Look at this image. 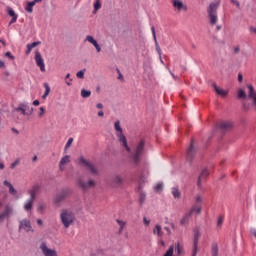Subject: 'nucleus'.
<instances>
[{
    "mask_svg": "<svg viewBox=\"0 0 256 256\" xmlns=\"http://www.w3.org/2000/svg\"><path fill=\"white\" fill-rule=\"evenodd\" d=\"M144 151H145V139L142 138L136 146L135 153L131 155V158L135 165H139V163H141V155H143Z\"/></svg>",
    "mask_w": 256,
    "mask_h": 256,
    "instance_id": "obj_1",
    "label": "nucleus"
},
{
    "mask_svg": "<svg viewBox=\"0 0 256 256\" xmlns=\"http://www.w3.org/2000/svg\"><path fill=\"white\" fill-rule=\"evenodd\" d=\"M114 127H115V130L119 132L117 134L118 141H120V143H122L123 147L126 148V151H128V153H129L131 151V148L129 147V144H127V137L125 135H123V128H121V124H120L119 120H117L114 123Z\"/></svg>",
    "mask_w": 256,
    "mask_h": 256,
    "instance_id": "obj_2",
    "label": "nucleus"
},
{
    "mask_svg": "<svg viewBox=\"0 0 256 256\" xmlns=\"http://www.w3.org/2000/svg\"><path fill=\"white\" fill-rule=\"evenodd\" d=\"M217 9H219V2L210 3L207 13L211 25H217Z\"/></svg>",
    "mask_w": 256,
    "mask_h": 256,
    "instance_id": "obj_3",
    "label": "nucleus"
},
{
    "mask_svg": "<svg viewBox=\"0 0 256 256\" xmlns=\"http://www.w3.org/2000/svg\"><path fill=\"white\" fill-rule=\"evenodd\" d=\"M39 191H41V186L39 184H35L30 190V200L25 204L26 211H31V209H33V202L35 201Z\"/></svg>",
    "mask_w": 256,
    "mask_h": 256,
    "instance_id": "obj_4",
    "label": "nucleus"
},
{
    "mask_svg": "<svg viewBox=\"0 0 256 256\" xmlns=\"http://www.w3.org/2000/svg\"><path fill=\"white\" fill-rule=\"evenodd\" d=\"M60 219L64 225V227L66 229H68V227L71 225V223H73V214L67 212V210H64L61 215H60Z\"/></svg>",
    "mask_w": 256,
    "mask_h": 256,
    "instance_id": "obj_5",
    "label": "nucleus"
},
{
    "mask_svg": "<svg viewBox=\"0 0 256 256\" xmlns=\"http://www.w3.org/2000/svg\"><path fill=\"white\" fill-rule=\"evenodd\" d=\"M186 159L193 163V159H195V139L192 137L190 140V146L186 150Z\"/></svg>",
    "mask_w": 256,
    "mask_h": 256,
    "instance_id": "obj_6",
    "label": "nucleus"
},
{
    "mask_svg": "<svg viewBox=\"0 0 256 256\" xmlns=\"http://www.w3.org/2000/svg\"><path fill=\"white\" fill-rule=\"evenodd\" d=\"M199 237H201V232H199L198 229L194 230L192 256H197V251H198V247H199Z\"/></svg>",
    "mask_w": 256,
    "mask_h": 256,
    "instance_id": "obj_7",
    "label": "nucleus"
},
{
    "mask_svg": "<svg viewBox=\"0 0 256 256\" xmlns=\"http://www.w3.org/2000/svg\"><path fill=\"white\" fill-rule=\"evenodd\" d=\"M35 62L37 67L40 68V71L45 72V62L43 60V57L41 56V52L37 51L35 52Z\"/></svg>",
    "mask_w": 256,
    "mask_h": 256,
    "instance_id": "obj_8",
    "label": "nucleus"
},
{
    "mask_svg": "<svg viewBox=\"0 0 256 256\" xmlns=\"http://www.w3.org/2000/svg\"><path fill=\"white\" fill-rule=\"evenodd\" d=\"M80 163L83 165V167H86L92 175H97V168L93 166V164L89 163V161L85 160V158L80 157Z\"/></svg>",
    "mask_w": 256,
    "mask_h": 256,
    "instance_id": "obj_9",
    "label": "nucleus"
},
{
    "mask_svg": "<svg viewBox=\"0 0 256 256\" xmlns=\"http://www.w3.org/2000/svg\"><path fill=\"white\" fill-rule=\"evenodd\" d=\"M6 13H7V15H9V17H12V19L9 22V25H13V23H17L18 15H17V13H15V10H13V8H11L9 6L6 7Z\"/></svg>",
    "mask_w": 256,
    "mask_h": 256,
    "instance_id": "obj_10",
    "label": "nucleus"
},
{
    "mask_svg": "<svg viewBox=\"0 0 256 256\" xmlns=\"http://www.w3.org/2000/svg\"><path fill=\"white\" fill-rule=\"evenodd\" d=\"M78 187H80V189H83V191H87L89 187H95V181L89 180L87 183V182H83V180L80 179L78 180Z\"/></svg>",
    "mask_w": 256,
    "mask_h": 256,
    "instance_id": "obj_11",
    "label": "nucleus"
},
{
    "mask_svg": "<svg viewBox=\"0 0 256 256\" xmlns=\"http://www.w3.org/2000/svg\"><path fill=\"white\" fill-rule=\"evenodd\" d=\"M40 249L45 256H57V251L49 249L45 243L41 244Z\"/></svg>",
    "mask_w": 256,
    "mask_h": 256,
    "instance_id": "obj_12",
    "label": "nucleus"
},
{
    "mask_svg": "<svg viewBox=\"0 0 256 256\" xmlns=\"http://www.w3.org/2000/svg\"><path fill=\"white\" fill-rule=\"evenodd\" d=\"M217 128L220 129V131H230V129H233V123L225 121L219 122Z\"/></svg>",
    "mask_w": 256,
    "mask_h": 256,
    "instance_id": "obj_13",
    "label": "nucleus"
},
{
    "mask_svg": "<svg viewBox=\"0 0 256 256\" xmlns=\"http://www.w3.org/2000/svg\"><path fill=\"white\" fill-rule=\"evenodd\" d=\"M173 7L179 11H187V5L183 4L181 0H172Z\"/></svg>",
    "mask_w": 256,
    "mask_h": 256,
    "instance_id": "obj_14",
    "label": "nucleus"
},
{
    "mask_svg": "<svg viewBox=\"0 0 256 256\" xmlns=\"http://www.w3.org/2000/svg\"><path fill=\"white\" fill-rule=\"evenodd\" d=\"M17 112H21L23 115H31L33 113V108L30 109L29 112H27V105L25 104H20L17 108H16Z\"/></svg>",
    "mask_w": 256,
    "mask_h": 256,
    "instance_id": "obj_15",
    "label": "nucleus"
},
{
    "mask_svg": "<svg viewBox=\"0 0 256 256\" xmlns=\"http://www.w3.org/2000/svg\"><path fill=\"white\" fill-rule=\"evenodd\" d=\"M209 175V169L205 168L202 170L200 176L198 177L197 186L201 187V179H207V176Z\"/></svg>",
    "mask_w": 256,
    "mask_h": 256,
    "instance_id": "obj_16",
    "label": "nucleus"
},
{
    "mask_svg": "<svg viewBox=\"0 0 256 256\" xmlns=\"http://www.w3.org/2000/svg\"><path fill=\"white\" fill-rule=\"evenodd\" d=\"M213 87H214V89H215V92H216L218 95H221V97H227V95H229V92H228V91L219 88L216 83L213 84Z\"/></svg>",
    "mask_w": 256,
    "mask_h": 256,
    "instance_id": "obj_17",
    "label": "nucleus"
},
{
    "mask_svg": "<svg viewBox=\"0 0 256 256\" xmlns=\"http://www.w3.org/2000/svg\"><path fill=\"white\" fill-rule=\"evenodd\" d=\"M86 41L93 44V46L98 51V53H99V51H101V46H99V43H97V40L93 39V36H87Z\"/></svg>",
    "mask_w": 256,
    "mask_h": 256,
    "instance_id": "obj_18",
    "label": "nucleus"
},
{
    "mask_svg": "<svg viewBox=\"0 0 256 256\" xmlns=\"http://www.w3.org/2000/svg\"><path fill=\"white\" fill-rule=\"evenodd\" d=\"M20 229H25L29 233L31 231V222L29 220H23L20 222Z\"/></svg>",
    "mask_w": 256,
    "mask_h": 256,
    "instance_id": "obj_19",
    "label": "nucleus"
},
{
    "mask_svg": "<svg viewBox=\"0 0 256 256\" xmlns=\"http://www.w3.org/2000/svg\"><path fill=\"white\" fill-rule=\"evenodd\" d=\"M11 215V208L9 206H6L4 211L0 214V221H3L7 217Z\"/></svg>",
    "mask_w": 256,
    "mask_h": 256,
    "instance_id": "obj_20",
    "label": "nucleus"
},
{
    "mask_svg": "<svg viewBox=\"0 0 256 256\" xmlns=\"http://www.w3.org/2000/svg\"><path fill=\"white\" fill-rule=\"evenodd\" d=\"M70 190L66 189L62 191V194L58 195L56 197V203H61V201H63V199H65V197H67V195H69Z\"/></svg>",
    "mask_w": 256,
    "mask_h": 256,
    "instance_id": "obj_21",
    "label": "nucleus"
},
{
    "mask_svg": "<svg viewBox=\"0 0 256 256\" xmlns=\"http://www.w3.org/2000/svg\"><path fill=\"white\" fill-rule=\"evenodd\" d=\"M175 251L177 255H185V250L183 248V245H181V243L179 242L175 243Z\"/></svg>",
    "mask_w": 256,
    "mask_h": 256,
    "instance_id": "obj_22",
    "label": "nucleus"
},
{
    "mask_svg": "<svg viewBox=\"0 0 256 256\" xmlns=\"http://www.w3.org/2000/svg\"><path fill=\"white\" fill-rule=\"evenodd\" d=\"M70 161L69 155L64 156L59 162L60 171H63V165H67Z\"/></svg>",
    "mask_w": 256,
    "mask_h": 256,
    "instance_id": "obj_23",
    "label": "nucleus"
},
{
    "mask_svg": "<svg viewBox=\"0 0 256 256\" xmlns=\"http://www.w3.org/2000/svg\"><path fill=\"white\" fill-rule=\"evenodd\" d=\"M211 253H212V256H218L219 255V245H217V242L212 243Z\"/></svg>",
    "mask_w": 256,
    "mask_h": 256,
    "instance_id": "obj_24",
    "label": "nucleus"
},
{
    "mask_svg": "<svg viewBox=\"0 0 256 256\" xmlns=\"http://www.w3.org/2000/svg\"><path fill=\"white\" fill-rule=\"evenodd\" d=\"M247 88L249 89V92H248L249 99H251L252 97H255L256 93H255V88L253 87V85L248 84Z\"/></svg>",
    "mask_w": 256,
    "mask_h": 256,
    "instance_id": "obj_25",
    "label": "nucleus"
},
{
    "mask_svg": "<svg viewBox=\"0 0 256 256\" xmlns=\"http://www.w3.org/2000/svg\"><path fill=\"white\" fill-rule=\"evenodd\" d=\"M112 183H114V185H123V179L120 175H117L113 178Z\"/></svg>",
    "mask_w": 256,
    "mask_h": 256,
    "instance_id": "obj_26",
    "label": "nucleus"
},
{
    "mask_svg": "<svg viewBox=\"0 0 256 256\" xmlns=\"http://www.w3.org/2000/svg\"><path fill=\"white\" fill-rule=\"evenodd\" d=\"M172 195L174 199H181V192L179 191V188H172Z\"/></svg>",
    "mask_w": 256,
    "mask_h": 256,
    "instance_id": "obj_27",
    "label": "nucleus"
},
{
    "mask_svg": "<svg viewBox=\"0 0 256 256\" xmlns=\"http://www.w3.org/2000/svg\"><path fill=\"white\" fill-rule=\"evenodd\" d=\"M189 219H191V215L189 214V212L182 217V219L180 220V225H186V223H189Z\"/></svg>",
    "mask_w": 256,
    "mask_h": 256,
    "instance_id": "obj_28",
    "label": "nucleus"
},
{
    "mask_svg": "<svg viewBox=\"0 0 256 256\" xmlns=\"http://www.w3.org/2000/svg\"><path fill=\"white\" fill-rule=\"evenodd\" d=\"M188 213L190 215H193V213H196L197 215H199L201 213V206H193Z\"/></svg>",
    "mask_w": 256,
    "mask_h": 256,
    "instance_id": "obj_29",
    "label": "nucleus"
},
{
    "mask_svg": "<svg viewBox=\"0 0 256 256\" xmlns=\"http://www.w3.org/2000/svg\"><path fill=\"white\" fill-rule=\"evenodd\" d=\"M33 7H35V2H28L25 11H27V13H33Z\"/></svg>",
    "mask_w": 256,
    "mask_h": 256,
    "instance_id": "obj_30",
    "label": "nucleus"
},
{
    "mask_svg": "<svg viewBox=\"0 0 256 256\" xmlns=\"http://www.w3.org/2000/svg\"><path fill=\"white\" fill-rule=\"evenodd\" d=\"M225 220V215L220 214L218 216V220H217V227H219L221 229V227H223V221Z\"/></svg>",
    "mask_w": 256,
    "mask_h": 256,
    "instance_id": "obj_31",
    "label": "nucleus"
},
{
    "mask_svg": "<svg viewBox=\"0 0 256 256\" xmlns=\"http://www.w3.org/2000/svg\"><path fill=\"white\" fill-rule=\"evenodd\" d=\"M44 87H45V92L42 96V99H46L47 95H49V93H51V88L49 87V84L44 83Z\"/></svg>",
    "mask_w": 256,
    "mask_h": 256,
    "instance_id": "obj_32",
    "label": "nucleus"
},
{
    "mask_svg": "<svg viewBox=\"0 0 256 256\" xmlns=\"http://www.w3.org/2000/svg\"><path fill=\"white\" fill-rule=\"evenodd\" d=\"M154 233H157L158 237H163V231L161 230V225L157 224L155 226Z\"/></svg>",
    "mask_w": 256,
    "mask_h": 256,
    "instance_id": "obj_33",
    "label": "nucleus"
},
{
    "mask_svg": "<svg viewBox=\"0 0 256 256\" xmlns=\"http://www.w3.org/2000/svg\"><path fill=\"white\" fill-rule=\"evenodd\" d=\"M81 95H82V97H83L84 99H87V97H91V91L82 89V90H81Z\"/></svg>",
    "mask_w": 256,
    "mask_h": 256,
    "instance_id": "obj_34",
    "label": "nucleus"
},
{
    "mask_svg": "<svg viewBox=\"0 0 256 256\" xmlns=\"http://www.w3.org/2000/svg\"><path fill=\"white\" fill-rule=\"evenodd\" d=\"M99 9H101V0H96L95 3H94L93 13H96Z\"/></svg>",
    "mask_w": 256,
    "mask_h": 256,
    "instance_id": "obj_35",
    "label": "nucleus"
},
{
    "mask_svg": "<svg viewBox=\"0 0 256 256\" xmlns=\"http://www.w3.org/2000/svg\"><path fill=\"white\" fill-rule=\"evenodd\" d=\"M247 94L245 93V90L240 89L238 91V99H246Z\"/></svg>",
    "mask_w": 256,
    "mask_h": 256,
    "instance_id": "obj_36",
    "label": "nucleus"
},
{
    "mask_svg": "<svg viewBox=\"0 0 256 256\" xmlns=\"http://www.w3.org/2000/svg\"><path fill=\"white\" fill-rule=\"evenodd\" d=\"M76 77L78 79H85V72L83 70L78 71Z\"/></svg>",
    "mask_w": 256,
    "mask_h": 256,
    "instance_id": "obj_37",
    "label": "nucleus"
},
{
    "mask_svg": "<svg viewBox=\"0 0 256 256\" xmlns=\"http://www.w3.org/2000/svg\"><path fill=\"white\" fill-rule=\"evenodd\" d=\"M37 45H41V42H32L30 44H27L28 47L34 49V47H37Z\"/></svg>",
    "mask_w": 256,
    "mask_h": 256,
    "instance_id": "obj_38",
    "label": "nucleus"
},
{
    "mask_svg": "<svg viewBox=\"0 0 256 256\" xmlns=\"http://www.w3.org/2000/svg\"><path fill=\"white\" fill-rule=\"evenodd\" d=\"M5 57H8V59H11V61H15V56H13V54H11V52H6Z\"/></svg>",
    "mask_w": 256,
    "mask_h": 256,
    "instance_id": "obj_39",
    "label": "nucleus"
},
{
    "mask_svg": "<svg viewBox=\"0 0 256 256\" xmlns=\"http://www.w3.org/2000/svg\"><path fill=\"white\" fill-rule=\"evenodd\" d=\"M9 193L11 195H17V190L13 187V184L9 187Z\"/></svg>",
    "mask_w": 256,
    "mask_h": 256,
    "instance_id": "obj_40",
    "label": "nucleus"
},
{
    "mask_svg": "<svg viewBox=\"0 0 256 256\" xmlns=\"http://www.w3.org/2000/svg\"><path fill=\"white\" fill-rule=\"evenodd\" d=\"M71 145H73V138H69L67 143H66V146H65V149H69V147H71Z\"/></svg>",
    "mask_w": 256,
    "mask_h": 256,
    "instance_id": "obj_41",
    "label": "nucleus"
},
{
    "mask_svg": "<svg viewBox=\"0 0 256 256\" xmlns=\"http://www.w3.org/2000/svg\"><path fill=\"white\" fill-rule=\"evenodd\" d=\"M45 209H46L45 204H39V206H38V211H39L40 213H43V212L45 211Z\"/></svg>",
    "mask_w": 256,
    "mask_h": 256,
    "instance_id": "obj_42",
    "label": "nucleus"
},
{
    "mask_svg": "<svg viewBox=\"0 0 256 256\" xmlns=\"http://www.w3.org/2000/svg\"><path fill=\"white\" fill-rule=\"evenodd\" d=\"M155 191H163V184L161 183H158L156 186H155Z\"/></svg>",
    "mask_w": 256,
    "mask_h": 256,
    "instance_id": "obj_43",
    "label": "nucleus"
},
{
    "mask_svg": "<svg viewBox=\"0 0 256 256\" xmlns=\"http://www.w3.org/2000/svg\"><path fill=\"white\" fill-rule=\"evenodd\" d=\"M151 31H152L154 40L157 41V36H156V34H155V26H152V27H151Z\"/></svg>",
    "mask_w": 256,
    "mask_h": 256,
    "instance_id": "obj_44",
    "label": "nucleus"
},
{
    "mask_svg": "<svg viewBox=\"0 0 256 256\" xmlns=\"http://www.w3.org/2000/svg\"><path fill=\"white\" fill-rule=\"evenodd\" d=\"M238 81H239V83H243V74L242 73L238 74Z\"/></svg>",
    "mask_w": 256,
    "mask_h": 256,
    "instance_id": "obj_45",
    "label": "nucleus"
},
{
    "mask_svg": "<svg viewBox=\"0 0 256 256\" xmlns=\"http://www.w3.org/2000/svg\"><path fill=\"white\" fill-rule=\"evenodd\" d=\"M230 3H232V5H236V7H239V1L237 0H230Z\"/></svg>",
    "mask_w": 256,
    "mask_h": 256,
    "instance_id": "obj_46",
    "label": "nucleus"
},
{
    "mask_svg": "<svg viewBox=\"0 0 256 256\" xmlns=\"http://www.w3.org/2000/svg\"><path fill=\"white\" fill-rule=\"evenodd\" d=\"M26 47H27V49H26V51H25V54H26V55H29V54L31 53V51H32V48L29 47L28 45H27Z\"/></svg>",
    "mask_w": 256,
    "mask_h": 256,
    "instance_id": "obj_47",
    "label": "nucleus"
},
{
    "mask_svg": "<svg viewBox=\"0 0 256 256\" xmlns=\"http://www.w3.org/2000/svg\"><path fill=\"white\" fill-rule=\"evenodd\" d=\"M44 114H45V108L40 107L39 117L43 116Z\"/></svg>",
    "mask_w": 256,
    "mask_h": 256,
    "instance_id": "obj_48",
    "label": "nucleus"
},
{
    "mask_svg": "<svg viewBox=\"0 0 256 256\" xmlns=\"http://www.w3.org/2000/svg\"><path fill=\"white\" fill-rule=\"evenodd\" d=\"M0 69H5V62L0 60Z\"/></svg>",
    "mask_w": 256,
    "mask_h": 256,
    "instance_id": "obj_49",
    "label": "nucleus"
},
{
    "mask_svg": "<svg viewBox=\"0 0 256 256\" xmlns=\"http://www.w3.org/2000/svg\"><path fill=\"white\" fill-rule=\"evenodd\" d=\"M33 105H34L35 107H38V105H40L39 100H34V101H33Z\"/></svg>",
    "mask_w": 256,
    "mask_h": 256,
    "instance_id": "obj_50",
    "label": "nucleus"
},
{
    "mask_svg": "<svg viewBox=\"0 0 256 256\" xmlns=\"http://www.w3.org/2000/svg\"><path fill=\"white\" fill-rule=\"evenodd\" d=\"M4 185H5L6 187H11L12 184H11L9 181L5 180V181H4Z\"/></svg>",
    "mask_w": 256,
    "mask_h": 256,
    "instance_id": "obj_51",
    "label": "nucleus"
},
{
    "mask_svg": "<svg viewBox=\"0 0 256 256\" xmlns=\"http://www.w3.org/2000/svg\"><path fill=\"white\" fill-rule=\"evenodd\" d=\"M0 43L3 45V47H7V42H5V40L0 39Z\"/></svg>",
    "mask_w": 256,
    "mask_h": 256,
    "instance_id": "obj_52",
    "label": "nucleus"
},
{
    "mask_svg": "<svg viewBox=\"0 0 256 256\" xmlns=\"http://www.w3.org/2000/svg\"><path fill=\"white\" fill-rule=\"evenodd\" d=\"M143 221L146 225H149L151 222L149 220H147V217H144L143 218Z\"/></svg>",
    "mask_w": 256,
    "mask_h": 256,
    "instance_id": "obj_53",
    "label": "nucleus"
},
{
    "mask_svg": "<svg viewBox=\"0 0 256 256\" xmlns=\"http://www.w3.org/2000/svg\"><path fill=\"white\" fill-rule=\"evenodd\" d=\"M116 221H117L118 225H120V227H121L122 225H125V222H123L122 220H116Z\"/></svg>",
    "mask_w": 256,
    "mask_h": 256,
    "instance_id": "obj_54",
    "label": "nucleus"
},
{
    "mask_svg": "<svg viewBox=\"0 0 256 256\" xmlns=\"http://www.w3.org/2000/svg\"><path fill=\"white\" fill-rule=\"evenodd\" d=\"M17 166V161L16 162H13L10 166L11 169H15V167Z\"/></svg>",
    "mask_w": 256,
    "mask_h": 256,
    "instance_id": "obj_55",
    "label": "nucleus"
},
{
    "mask_svg": "<svg viewBox=\"0 0 256 256\" xmlns=\"http://www.w3.org/2000/svg\"><path fill=\"white\" fill-rule=\"evenodd\" d=\"M118 79H119L120 81H125V79L123 78V74H118Z\"/></svg>",
    "mask_w": 256,
    "mask_h": 256,
    "instance_id": "obj_56",
    "label": "nucleus"
},
{
    "mask_svg": "<svg viewBox=\"0 0 256 256\" xmlns=\"http://www.w3.org/2000/svg\"><path fill=\"white\" fill-rule=\"evenodd\" d=\"M239 51H240L239 46H237V47L234 48V53H235V54L239 53Z\"/></svg>",
    "mask_w": 256,
    "mask_h": 256,
    "instance_id": "obj_57",
    "label": "nucleus"
},
{
    "mask_svg": "<svg viewBox=\"0 0 256 256\" xmlns=\"http://www.w3.org/2000/svg\"><path fill=\"white\" fill-rule=\"evenodd\" d=\"M96 107H97V109H103V104L98 103V104L96 105Z\"/></svg>",
    "mask_w": 256,
    "mask_h": 256,
    "instance_id": "obj_58",
    "label": "nucleus"
},
{
    "mask_svg": "<svg viewBox=\"0 0 256 256\" xmlns=\"http://www.w3.org/2000/svg\"><path fill=\"white\" fill-rule=\"evenodd\" d=\"M196 203H201V196L196 197Z\"/></svg>",
    "mask_w": 256,
    "mask_h": 256,
    "instance_id": "obj_59",
    "label": "nucleus"
},
{
    "mask_svg": "<svg viewBox=\"0 0 256 256\" xmlns=\"http://www.w3.org/2000/svg\"><path fill=\"white\" fill-rule=\"evenodd\" d=\"M250 31H251L252 33H255V34H256V28H255V27H250Z\"/></svg>",
    "mask_w": 256,
    "mask_h": 256,
    "instance_id": "obj_60",
    "label": "nucleus"
},
{
    "mask_svg": "<svg viewBox=\"0 0 256 256\" xmlns=\"http://www.w3.org/2000/svg\"><path fill=\"white\" fill-rule=\"evenodd\" d=\"M105 114L103 113V111H99L98 112V117H103Z\"/></svg>",
    "mask_w": 256,
    "mask_h": 256,
    "instance_id": "obj_61",
    "label": "nucleus"
},
{
    "mask_svg": "<svg viewBox=\"0 0 256 256\" xmlns=\"http://www.w3.org/2000/svg\"><path fill=\"white\" fill-rule=\"evenodd\" d=\"M251 99H253V103H254V105H255V107H256V95H255V96H252Z\"/></svg>",
    "mask_w": 256,
    "mask_h": 256,
    "instance_id": "obj_62",
    "label": "nucleus"
},
{
    "mask_svg": "<svg viewBox=\"0 0 256 256\" xmlns=\"http://www.w3.org/2000/svg\"><path fill=\"white\" fill-rule=\"evenodd\" d=\"M37 223H38L39 225H43V220L38 219V220H37Z\"/></svg>",
    "mask_w": 256,
    "mask_h": 256,
    "instance_id": "obj_63",
    "label": "nucleus"
},
{
    "mask_svg": "<svg viewBox=\"0 0 256 256\" xmlns=\"http://www.w3.org/2000/svg\"><path fill=\"white\" fill-rule=\"evenodd\" d=\"M225 165V159L220 162V166L223 167Z\"/></svg>",
    "mask_w": 256,
    "mask_h": 256,
    "instance_id": "obj_64",
    "label": "nucleus"
}]
</instances>
